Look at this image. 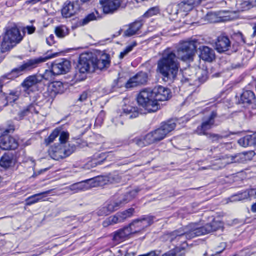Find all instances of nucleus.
Wrapping results in <instances>:
<instances>
[{
    "label": "nucleus",
    "mask_w": 256,
    "mask_h": 256,
    "mask_svg": "<svg viewBox=\"0 0 256 256\" xmlns=\"http://www.w3.org/2000/svg\"><path fill=\"white\" fill-rule=\"evenodd\" d=\"M14 130V126L4 130L2 135L0 137V148L5 150H14L18 146V142L14 138L8 136V134Z\"/></svg>",
    "instance_id": "9d476101"
},
{
    "label": "nucleus",
    "mask_w": 256,
    "mask_h": 256,
    "mask_svg": "<svg viewBox=\"0 0 256 256\" xmlns=\"http://www.w3.org/2000/svg\"><path fill=\"white\" fill-rule=\"evenodd\" d=\"M252 142V146L256 145V134L252 135H250Z\"/></svg>",
    "instance_id": "774afa93"
},
{
    "label": "nucleus",
    "mask_w": 256,
    "mask_h": 256,
    "mask_svg": "<svg viewBox=\"0 0 256 256\" xmlns=\"http://www.w3.org/2000/svg\"><path fill=\"white\" fill-rule=\"evenodd\" d=\"M132 51V46H128L124 52H122L120 56V58L122 59L126 56L130 52Z\"/></svg>",
    "instance_id": "e2e57ef3"
},
{
    "label": "nucleus",
    "mask_w": 256,
    "mask_h": 256,
    "mask_svg": "<svg viewBox=\"0 0 256 256\" xmlns=\"http://www.w3.org/2000/svg\"><path fill=\"white\" fill-rule=\"evenodd\" d=\"M70 62L64 59L55 62L51 66L53 72L56 76L66 74L70 71Z\"/></svg>",
    "instance_id": "2eb2a0df"
},
{
    "label": "nucleus",
    "mask_w": 256,
    "mask_h": 256,
    "mask_svg": "<svg viewBox=\"0 0 256 256\" xmlns=\"http://www.w3.org/2000/svg\"><path fill=\"white\" fill-rule=\"evenodd\" d=\"M200 236L197 224H191L170 232L168 238L173 244L178 245L186 244L187 240Z\"/></svg>",
    "instance_id": "7ed1b4c3"
},
{
    "label": "nucleus",
    "mask_w": 256,
    "mask_h": 256,
    "mask_svg": "<svg viewBox=\"0 0 256 256\" xmlns=\"http://www.w3.org/2000/svg\"><path fill=\"white\" fill-rule=\"evenodd\" d=\"M224 17H201L200 20L197 22H193L192 24H198V25H204L208 23L214 24L223 22L234 20V18L224 19Z\"/></svg>",
    "instance_id": "c85d7f7f"
},
{
    "label": "nucleus",
    "mask_w": 256,
    "mask_h": 256,
    "mask_svg": "<svg viewBox=\"0 0 256 256\" xmlns=\"http://www.w3.org/2000/svg\"><path fill=\"white\" fill-rule=\"evenodd\" d=\"M121 178L118 174H110L106 176H98L94 178L93 181L94 184V186H100L107 183L112 184L119 183L120 182Z\"/></svg>",
    "instance_id": "a211bd4d"
},
{
    "label": "nucleus",
    "mask_w": 256,
    "mask_h": 256,
    "mask_svg": "<svg viewBox=\"0 0 256 256\" xmlns=\"http://www.w3.org/2000/svg\"><path fill=\"white\" fill-rule=\"evenodd\" d=\"M52 57L53 56H46L24 62L19 68L14 69L10 74L3 76L2 80H4L5 79L14 80L20 76L22 72L33 70L36 68L39 64L46 62Z\"/></svg>",
    "instance_id": "423d86ee"
},
{
    "label": "nucleus",
    "mask_w": 256,
    "mask_h": 256,
    "mask_svg": "<svg viewBox=\"0 0 256 256\" xmlns=\"http://www.w3.org/2000/svg\"><path fill=\"white\" fill-rule=\"evenodd\" d=\"M94 178L90 179L85 181L80 182L76 183L70 186L67 188L74 194L78 193L80 192L86 191L90 188V187H94L93 184H94L93 181Z\"/></svg>",
    "instance_id": "4be33fe9"
},
{
    "label": "nucleus",
    "mask_w": 256,
    "mask_h": 256,
    "mask_svg": "<svg viewBox=\"0 0 256 256\" xmlns=\"http://www.w3.org/2000/svg\"><path fill=\"white\" fill-rule=\"evenodd\" d=\"M234 36L237 40H238V42L239 43H246L245 38L241 32H239L237 33L234 34Z\"/></svg>",
    "instance_id": "5fc2aeb1"
},
{
    "label": "nucleus",
    "mask_w": 256,
    "mask_h": 256,
    "mask_svg": "<svg viewBox=\"0 0 256 256\" xmlns=\"http://www.w3.org/2000/svg\"><path fill=\"white\" fill-rule=\"evenodd\" d=\"M110 66L109 55L103 54L98 57L95 54V60L94 62V72L96 70H102L108 68Z\"/></svg>",
    "instance_id": "412c9836"
},
{
    "label": "nucleus",
    "mask_w": 256,
    "mask_h": 256,
    "mask_svg": "<svg viewBox=\"0 0 256 256\" xmlns=\"http://www.w3.org/2000/svg\"><path fill=\"white\" fill-rule=\"evenodd\" d=\"M54 36L50 35V37L46 39L47 44L50 46L52 45L53 44H54Z\"/></svg>",
    "instance_id": "69168bd1"
},
{
    "label": "nucleus",
    "mask_w": 256,
    "mask_h": 256,
    "mask_svg": "<svg viewBox=\"0 0 256 256\" xmlns=\"http://www.w3.org/2000/svg\"><path fill=\"white\" fill-rule=\"evenodd\" d=\"M154 100L158 102L168 100L172 96L170 89L162 86H158L151 90Z\"/></svg>",
    "instance_id": "4468645a"
},
{
    "label": "nucleus",
    "mask_w": 256,
    "mask_h": 256,
    "mask_svg": "<svg viewBox=\"0 0 256 256\" xmlns=\"http://www.w3.org/2000/svg\"><path fill=\"white\" fill-rule=\"evenodd\" d=\"M155 217L152 216H145L140 219L134 221L128 228L132 229V234L140 232L153 224Z\"/></svg>",
    "instance_id": "f8f14e48"
},
{
    "label": "nucleus",
    "mask_w": 256,
    "mask_h": 256,
    "mask_svg": "<svg viewBox=\"0 0 256 256\" xmlns=\"http://www.w3.org/2000/svg\"><path fill=\"white\" fill-rule=\"evenodd\" d=\"M203 136H206L207 138L212 143H218L220 140L223 138H228L230 136V134L226 135H220L212 132H206L204 134Z\"/></svg>",
    "instance_id": "c9c22d12"
},
{
    "label": "nucleus",
    "mask_w": 256,
    "mask_h": 256,
    "mask_svg": "<svg viewBox=\"0 0 256 256\" xmlns=\"http://www.w3.org/2000/svg\"><path fill=\"white\" fill-rule=\"evenodd\" d=\"M248 198H256V190L251 189L248 190V192H244V197H240L239 200H245Z\"/></svg>",
    "instance_id": "8fccbe9b"
},
{
    "label": "nucleus",
    "mask_w": 256,
    "mask_h": 256,
    "mask_svg": "<svg viewBox=\"0 0 256 256\" xmlns=\"http://www.w3.org/2000/svg\"><path fill=\"white\" fill-rule=\"evenodd\" d=\"M113 156L114 154L112 152H108V154L102 153L101 154H99V156H96L97 158H102L101 160H92L90 162H89L85 165L84 168L90 170V168H95L98 164H101L105 161H111Z\"/></svg>",
    "instance_id": "393cba45"
},
{
    "label": "nucleus",
    "mask_w": 256,
    "mask_h": 256,
    "mask_svg": "<svg viewBox=\"0 0 256 256\" xmlns=\"http://www.w3.org/2000/svg\"><path fill=\"white\" fill-rule=\"evenodd\" d=\"M76 150L75 146H64L63 145H58L54 146H52L48 153L52 158L59 160L64 158L70 156Z\"/></svg>",
    "instance_id": "1a4fd4ad"
},
{
    "label": "nucleus",
    "mask_w": 256,
    "mask_h": 256,
    "mask_svg": "<svg viewBox=\"0 0 256 256\" xmlns=\"http://www.w3.org/2000/svg\"><path fill=\"white\" fill-rule=\"evenodd\" d=\"M36 100H34V103L38 104V105L42 106L41 104H52L56 98L54 94H53L52 92L48 88V90L43 94H37L34 97Z\"/></svg>",
    "instance_id": "bb28decb"
},
{
    "label": "nucleus",
    "mask_w": 256,
    "mask_h": 256,
    "mask_svg": "<svg viewBox=\"0 0 256 256\" xmlns=\"http://www.w3.org/2000/svg\"><path fill=\"white\" fill-rule=\"evenodd\" d=\"M218 117L216 111H212L210 114L202 119L201 124L196 130V133L199 136H203L208 132L207 131L212 129L214 126L215 120Z\"/></svg>",
    "instance_id": "ddd939ff"
},
{
    "label": "nucleus",
    "mask_w": 256,
    "mask_h": 256,
    "mask_svg": "<svg viewBox=\"0 0 256 256\" xmlns=\"http://www.w3.org/2000/svg\"><path fill=\"white\" fill-rule=\"evenodd\" d=\"M196 40L181 43L178 50V57L170 48L166 50L158 62V70L165 82H172L176 78L180 64L178 59L183 61L192 60L197 46Z\"/></svg>",
    "instance_id": "f257e3e1"
},
{
    "label": "nucleus",
    "mask_w": 256,
    "mask_h": 256,
    "mask_svg": "<svg viewBox=\"0 0 256 256\" xmlns=\"http://www.w3.org/2000/svg\"><path fill=\"white\" fill-rule=\"evenodd\" d=\"M190 6H192L193 8L195 6H198L201 4V0H186Z\"/></svg>",
    "instance_id": "bf43d9fd"
},
{
    "label": "nucleus",
    "mask_w": 256,
    "mask_h": 256,
    "mask_svg": "<svg viewBox=\"0 0 256 256\" xmlns=\"http://www.w3.org/2000/svg\"><path fill=\"white\" fill-rule=\"evenodd\" d=\"M26 31L28 34H32L35 32L36 28L33 26H27L24 28L23 32L25 33Z\"/></svg>",
    "instance_id": "680f3d73"
},
{
    "label": "nucleus",
    "mask_w": 256,
    "mask_h": 256,
    "mask_svg": "<svg viewBox=\"0 0 256 256\" xmlns=\"http://www.w3.org/2000/svg\"><path fill=\"white\" fill-rule=\"evenodd\" d=\"M24 36L15 24L6 27L0 46L2 52L10 51L20 44Z\"/></svg>",
    "instance_id": "20e7f679"
},
{
    "label": "nucleus",
    "mask_w": 256,
    "mask_h": 256,
    "mask_svg": "<svg viewBox=\"0 0 256 256\" xmlns=\"http://www.w3.org/2000/svg\"><path fill=\"white\" fill-rule=\"evenodd\" d=\"M54 96L60 94L63 91L64 86L63 84L60 82H56L52 83L48 88Z\"/></svg>",
    "instance_id": "e433bc0d"
},
{
    "label": "nucleus",
    "mask_w": 256,
    "mask_h": 256,
    "mask_svg": "<svg viewBox=\"0 0 256 256\" xmlns=\"http://www.w3.org/2000/svg\"><path fill=\"white\" fill-rule=\"evenodd\" d=\"M134 212V209L133 208H130L126 211H124L122 212H118V214L120 216L121 221L123 222L126 218L132 217Z\"/></svg>",
    "instance_id": "c03bdc74"
},
{
    "label": "nucleus",
    "mask_w": 256,
    "mask_h": 256,
    "mask_svg": "<svg viewBox=\"0 0 256 256\" xmlns=\"http://www.w3.org/2000/svg\"><path fill=\"white\" fill-rule=\"evenodd\" d=\"M160 14V10L158 7H154L150 8L144 16H154Z\"/></svg>",
    "instance_id": "603ef678"
},
{
    "label": "nucleus",
    "mask_w": 256,
    "mask_h": 256,
    "mask_svg": "<svg viewBox=\"0 0 256 256\" xmlns=\"http://www.w3.org/2000/svg\"><path fill=\"white\" fill-rule=\"evenodd\" d=\"M42 0H27L26 2V4H28L34 5V4H35L38 3V2L42 1Z\"/></svg>",
    "instance_id": "338daca9"
},
{
    "label": "nucleus",
    "mask_w": 256,
    "mask_h": 256,
    "mask_svg": "<svg viewBox=\"0 0 256 256\" xmlns=\"http://www.w3.org/2000/svg\"><path fill=\"white\" fill-rule=\"evenodd\" d=\"M226 244L225 242H222L220 244V246H218L216 249V254H220L222 253L226 248Z\"/></svg>",
    "instance_id": "4d7b16f0"
},
{
    "label": "nucleus",
    "mask_w": 256,
    "mask_h": 256,
    "mask_svg": "<svg viewBox=\"0 0 256 256\" xmlns=\"http://www.w3.org/2000/svg\"><path fill=\"white\" fill-rule=\"evenodd\" d=\"M138 102L148 112H154L160 109L159 104L154 100L152 90L145 89L142 90L137 98Z\"/></svg>",
    "instance_id": "0eeeda50"
},
{
    "label": "nucleus",
    "mask_w": 256,
    "mask_h": 256,
    "mask_svg": "<svg viewBox=\"0 0 256 256\" xmlns=\"http://www.w3.org/2000/svg\"><path fill=\"white\" fill-rule=\"evenodd\" d=\"M14 164V161L12 155L5 154L0 160V166L5 168L8 169Z\"/></svg>",
    "instance_id": "72a5a7b5"
},
{
    "label": "nucleus",
    "mask_w": 256,
    "mask_h": 256,
    "mask_svg": "<svg viewBox=\"0 0 256 256\" xmlns=\"http://www.w3.org/2000/svg\"><path fill=\"white\" fill-rule=\"evenodd\" d=\"M255 99V94L253 92L246 90L240 96V102L242 104H250L254 102Z\"/></svg>",
    "instance_id": "7c9ffc66"
},
{
    "label": "nucleus",
    "mask_w": 256,
    "mask_h": 256,
    "mask_svg": "<svg viewBox=\"0 0 256 256\" xmlns=\"http://www.w3.org/2000/svg\"><path fill=\"white\" fill-rule=\"evenodd\" d=\"M132 234L130 228L126 226L112 234V240L117 243H120L128 238Z\"/></svg>",
    "instance_id": "b1692460"
},
{
    "label": "nucleus",
    "mask_w": 256,
    "mask_h": 256,
    "mask_svg": "<svg viewBox=\"0 0 256 256\" xmlns=\"http://www.w3.org/2000/svg\"><path fill=\"white\" fill-rule=\"evenodd\" d=\"M237 6L242 11L248 10L252 7L251 3L248 1H240V3L237 4Z\"/></svg>",
    "instance_id": "de8ad7c7"
},
{
    "label": "nucleus",
    "mask_w": 256,
    "mask_h": 256,
    "mask_svg": "<svg viewBox=\"0 0 256 256\" xmlns=\"http://www.w3.org/2000/svg\"><path fill=\"white\" fill-rule=\"evenodd\" d=\"M144 144L147 146L158 142L152 132L147 134L144 138Z\"/></svg>",
    "instance_id": "a18cd8bd"
},
{
    "label": "nucleus",
    "mask_w": 256,
    "mask_h": 256,
    "mask_svg": "<svg viewBox=\"0 0 256 256\" xmlns=\"http://www.w3.org/2000/svg\"><path fill=\"white\" fill-rule=\"evenodd\" d=\"M189 70H186L184 74L183 78L182 80V82L184 83L189 82L190 84H194L192 83V82L194 80L196 76L194 74L192 75H189Z\"/></svg>",
    "instance_id": "49530a36"
},
{
    "label": "nucleus",
    "mask_w": 256,
    "mask_h": 256,
    "mask_svg": "<svg viewBox=\"0 0 256 256\" xmlns=\"http://www.w3.org/2000/svg\"><path fill=\"white\" fill-rule=\"evenodd\" d=\"M105 14H112L117 10L121 5V0H100Z\"/></svg>",
    "instance_id": "6ab92c4d"
},
{
    "label": "nucleus",
    "mask_w": 256,
    "mask_h": 256,
    "mask_svg": "<svg viewBox=\"0 0 256 256\" xmlns=\"http://www.w3.org/2000/svg\"><path fill=\"white\" fill-rule=\"evenodd\" d=\"M34 113L38 114H40L42 116H44V113L43 110L41 108V106L38 105V104L32 103L30 105L24 108L18 114V116L20 120L24 119L26 116L33 114Z\"/></svg>",
    "instance_id": "dca6fc26"
},
{
    "label": "nucleus",
    "mask_w": 256,
    "mask_h": 256,
    "mask_svg": "<svg viewBox=\"0 0 256 256\" xmlns=\"http://www.w3.org/2000/svg\"><path fill=\"white\" fill-rule=\"evenodd\" d=\"M50 192V190L46 191L44 192L36 194L31 196H30L26 200V206H31L38 202L42 200V198L44 197L45 195L49 194Z\"/></svg>",
    "instance_id": "f704fd0d"
},
{
    "label": "nucleus",
    "mask_w": 256,
    "mask_h": 256,
    "mask_svg": "<svg viewBox=\"0 0 256 256\" xmlns=\"http://www.w3.org/2000/svg\"><path fill=\"white\" fill-rule=\"evenodd\" d=\"M123 114L129 119L136 118L140 114L138 108L131 106H125L123 108Z\"/></svg>",
    "instance_id": "473e14b6"
},
{
    "label": "nucleus",
    "mask_w": 256,
    "mask_h": 256,
    "mask_svg": "<svg viewBox=\"0 0 256 256\" xmlns=\"http://www.w3.org/2000/svg\"><path fill=\"white\" fill-rule=\"evenodd\" d=\"M143 26L142 20L136 21L130 26L129 28L124 32L126 36H132L137 34V32L142 28Z\"/></svg>",
    "instance_id": "2f4dec72"
},
{
    "label": "nucleus",
    "mask_w": 256,
    "mask_h": 256,
    "mask_svg": "<svg viewBox=\"0 0 256 256\" xmlns=\"http://www.w3.org/2000/svg\"><path fill=\"white\" fill-rule=\"evenodd\" d=\"M88 98V94L86 92H84L80 96L78 100L81 102H84L87 100Z\"/></svg>",
    "instance_id": "0e129e2a"
},
{
    "label": "nucleus",
    "mask_w": 256,
    "mask_h": 256,
    "mask_svg": "<svg viewBox=\"0 0 256 256\" xmlns=\"http://www.w3.org/2000/svg\"><path fill=\"white\" fill-rule=\"evenodd\" d=\"M176 126V120H171L162 123L160 128L152 131L157 142L163 140L170 132L174 130Z\"/></svg>",
    "instance_id": "9b49d317"
},
{
    "label": "nucleus",
    "mask_w": 256,
    "mask_h": 256,
    "mask_svg": "<svg viewBox=\"0 0 256 256\" xmlns=\"http://www.w3.org/2000/svg\"><path fill=\"white\" fill-rule=\"evenodd\" d=\"M198 78L200 82H204L208 78L206 71L202 70V76H198Z\"/></svg>",
    "instance_id": "13d9d810"
},
{
    "label": "nucleus",
    "mask_w": 256,
    "mask_h": 256,
    "mask_svg": "<svg viewBox=\"0 0 256 256\" xmlns=\"http://www.w3.org/2000/svg\"><path fill=\"white\" fill-rule=\"evenodd\" d=\"M244 193H238L232 196L229 198V200L230 202L240 201V200H239V199L240 198V197H244Z\"/></svg>",
    "instance_id": "6e6d98bb"
},
{
    "label": "nucleus",
    "mask_w": 256,
    "mask_h": 256,
    "mask_svg": "<svg viewBox=\"0 0 256 256\" xmlns=\"http://www.w3.org/2000/svg\"><path fill=\"white\" fill-rule=\"evenodd\" d=\"M122 222L120 216L118 213L115 216H110L107 218L103 222V226L104 227H107L110 225H114Z\"/></svg>",
    "instance_id": "4c0bfd02"
},
{
    "label": "nucleus",
    "mask_w": 256,
    "mask_h": 256,
    "mask_svg": "<svg viewBox=\"0 0 256 256\" xmlns=\"http://www.w3.org/2000/svg\"><path fill=\"white\" fill-rule=\"evenodd\" d=\"M56 36L60 38H64L69 34V30L64 26L56 27L55 29Z\"/></svg>",
    "instance_id": "58836bf2"
},
{
    "label": "nucleus",
    "mask_w": 256,
    "mask_h": 256,
    "mask_svg": "<svg viewBox=\"0 0 256 256\" xmlns=\"http://www.w3.org/2000/svg\"><path fill=\"white\" fill-rule=\"evenodd\" d=\"M98 20L97 17H86L82 21L78 22V26H82L87 24L91 21Z\"/></svg>",
    "instance_id": "864d4df0"
},
{
    "label": "nucleus",
    "mask_w": 256,
    "mask_h": 256,
    "mask_svg": "<svg viewBox=\"0 0 256 256\" xmlns=\"http://www.w3.org/2000/svg\"><path fill=\"white\" fill-rule=\"evenodd\" d=\"M6 96V99L8 102H14L19 98L20 94L18 91L12 90L10 91L9 94H4Z\"/></svg>",
    "instance_id": "79ce46f5"
},
{
    "label": "nucleus",
    "mask_w": 256,
    "mask_h": 256,
    "mask_svg": "<svg viewBox=\"0 0 256 256\" xmlns=\"http://www.w3.org/2000/svg\"><path fill=\"white\" fill-rule=\"evenodd\" d=\"M200 51V57L203 60L212 62L216 59L214 50L208 46H202L199 48Z\"/></svg>",
    "instance_id": "cd10ccee"
},
{
    "label": "nucleus",
    "mask_w": 256,
    "mask_h": 256,
    "mask_svg": "<svg viewBox=\"0 0 256 256\" xmlns=\"http://www.w3.org/2000/svg\"><path fill=\"white\" fill-rule=\"evenodd\" d=\"M80 10V6L78 1L75 2H67L62 10V14L74 16Z\"/></svg>",
    "instance_id": "5701e85b"
},
{
    "label": "nucleus",
    "mask_w": 256,
    "mask_h": 256,
    "mask_svg": "<svg viewBox=\"0 0 256 256\" xmlns=\"http://www.w3.org/2000/svg\"><path fill=\"white\" fill-rule=\"evenodd\" d=\"M94 60L95 54L92 52L82 54L80 56L77 70L80 73L82 74L94 72Z\"/></svg>",
    "instance_id": "6e6552de"
},
{
    "label": "nucleus",
    "mask_w": 256,
    "mask_h": 256,
    "mask_svg": "<svg viewBox=\"0 0 256 256\" xmlns=\"http://www.w3.org/2000/svg\"><path fill=\"white\" fill-rule=\"evenodd\" d=\"M38 76L41 78V82L43 80L48 82H51L54 79V76H56L54 74L52 68L51 70H46L43 74H38Z\"/></svg>",
    "instance_id": "a19ab883"
},
{
    "label": "nucleus",
    "mask_w": 256,
    "mask_h": 256,
    "mask_svg": "<svg viewBox=\"0 0 256 256\" xmlns=\"http://www.w3.org/2000/svg\"><path fill=\"white\" fill-rule=\"evenodd\" d=\"M193 8H194L192 6L188 4L186 1H184L181 6L180 11L185 12L186 14H184V15L186 16L188 14V12L192 10H193Z\"/></svg>",
    "instance_id": "3c124183"
},
{
    "label": "nucleus",
    "mask_w": 256,
    "mask_h": 256,
    "mask_svg": "<svg viewBox=\"0 0 256 256\" xmlns=\"http://www.w3.org/2000/svg\"><path fill=\"white\" fill-rule=\"evenodd\" d=\"M138 190H132L124 195L123 198L116 201L110 202L106 206L101 208L98 212L100 216H106L110 214L132 200L138 192Z\"/></svg>",
    "instance_id": "39448f33"
},
{
    "label": "nucleus",
    "mask_w": 256,
    "mask_h": 256,
    "mask_svg": "<svg viewBox=\"0 0 256 256\" xmlns=\"http://www.w3.org/2000/svg\"><path fill=\"white\" fill-rule=\"evenodd\" d=\"M60 130H54L50 136L45 140V142L47 145L54 142V140L59 136Z\"/></svg>",
    "instance_id": "09e8293b"
},
{
    "label": "nucleus",
    "mask_w": 256,
    "mask_h": 256,
    "mask_svg": "<svg viewBox=\"0 0 256 256\" xmlns=\"http://www.w3.org/2000/svg\"><path fill=\"white\" fill-rule=\"evenodd\" d=\"M231 46V42L226 36H218L216 42V49L218 52L222 53L229 50Z\"/></svg>",
    "instance_id": "a878e982"
},
{
    "label": "nucleus",
    "mask_w": 256,
    "mask_h": 256,
    "mask_svg": "<svg viewBox=\"0 0 256 256\" xmlns=\"http://www.w3.org/2000/svg\"><path fill=\"white\" fill-rule=\"evenodd\" d=\"M254 155L253 151L238 154L235 155H220L216 159L214 163L208 167H202V170L212 169L218 170L224 168L227 165L234 163H244L250 160Z\"/></svg>",
    "instance_id": "f03ea898"
},
{
    "label": "nucleus",
    "mask_w": 256,
    "mask_h": 256,
    "mask_svg": "<svg viewBox=\"0 0 256 256\" xmlns=\"http://www.w3.org/2000/svg\"><path fill=\"white\" fill-rule=\"evenodd\" d=\"M223 227L222 224L218 221H212L202 227H200L197 224L198 230L200 236L205 235L209 233L217 231Z\"/></svg>",
    "instance_id": "aec40b11"
},
{
    "label": "nucleus",
    "mask_w": 256,
    "mask_h": 256,
    "mask_svg": "<svg viewBox=\"0 0 256 256\" xmlns=\"http://www.w3.org/2000/svg\"><path fill=\"white\" fill-rule=\"evenodd\" d=\"M178 250L179 248H176L171 250L168 252L164 254L162 256H176Z\"/></svg>",
    "instance_id": "052dcab7"
},
{
    "label": "nucleus",
    "mask_w": 256,
    "mask_h": 256,
    "mask_svg": "<svg viewBox=\"0 0 256 256\" xmlns=\"http://www.w3.org/2000/svg\"><path fill=\"white\" fill-rule=\"evenodd\" d=\"M60 138L59 140L60 144L58 145H63L64 146H75L74 144H71L67 143V141L69 138V134L66 132H60Z\"/></svg>",
    "instance_id": "ea45409f"
},
{
    "label": "nucleus",
    "mask_w": 256,
    "mask_h": 256,
    "mask_svg": "<svg viewBox=\"0 0 256 256\" xmlns=\"http://www.w3.org/2000/svg\"><path fill=\"white\" fill-rule=\"evenodd\" d=\"M148 74L146 72H140L127 82L126 87L127 88H131L145 85L148 82Z\"/></svg>",
    "instance_id": "f3484780"
},
{
    "label": "nucleus",
    "mask_w": 256,
    "mask_h": 256,
    "mask_svg": "<svg viewBox=\"0 0 256 256\" xmlns=\"http://www.w3.org/2000/svg\"><path fill=\"white\" fill-rule=\"evenodd\" d=\"M41 82V78L38 75L31 76L27 78L22 83V86L26 90Z\"/></svg>",
    "instance_id": "c756f323"
},
{
    "label": "nucleus",
    "mask_w": 256,
    "mask_h": 256,
    "mask_svg": "<svg viewBox=\"0 0 256 256\" xmlns=\"http://www.w3.org/2000/svg\"><path fill=\"white\" fill-rule=\"evenodd\" d=\"M238 143L240 146L245 148L252 146V142L250 135L241 138L238 140Z\"/></svg>",
    "instance_id": "37998d69"
}]
</instances>
